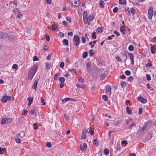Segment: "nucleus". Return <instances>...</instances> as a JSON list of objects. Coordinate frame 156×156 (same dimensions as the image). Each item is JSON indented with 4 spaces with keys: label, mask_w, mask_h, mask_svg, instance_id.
Here are the masks:
<instances>
[{
    "label": "nucleus",
    "mask_w": 156,
    "mask_h": 156,
    "mask_svg": "<svg viewBox=\"0 0 156 156\" xmlns=\"http://www.w3.org/2000/svg\"><path fill=\"white\" fill-rule=\"evenodd\" d=\"M125 74L127 76H129L131 74V72L129 70H126L125 72Z\"/></svg>",
    "instance_id": "09e8293b"
},
{
    "label": "nucleus",
    "mask_w": 156,
    "mask_h": 156,
    "mask_svg": "<svg viewBox=\"0 0 156 156\" xmlns=\"http://www.w3.org/2000/svg\"><path fill=\"white\" fill-rule=\"evenodd\" d=\"M81 137L83 139H85L86 138V133L83 131L81 135Z\"/></svg>",
    "instance_id": "c85d7f7f"
},
{
    "label": "nucleus",
    "mask_w": 156,
    "mask_h": 156,
    "mask_svg": "<svg viewBox=\"0 0 156 156\" xmlns=\"http://www.w3.org/2000/svg\"><path fill=\"white\" fill-rule=\"evenodd\" d=\"M14 37L12 35H10L8 37V39L10 41L13 40L14 39Z\"/></svg>",
    "instance_id": "37998d69"
},
{
    "label": "nucleus",
    "mask_w": 156,
    "mask_h": 156,
    "mask_svg": "<svg viewBox=\"0 0 156 156\" xmlns=\"http://www.w3.org/2000/svg\"><path fill=\"white\" fill-rule=\"evenodd\" d=\"M51 66H52L51 65V63H47L46 64V69H50V68Z\"/></svg>",
    "instance_id": "473e14b6"
},
{
    "label": "nucleus",
    "mask_w": 156,
    "mask_h": 156,
    "mask_svg": "<svg viewBox=\"0 0 156 156\" xmlns=\"http://www.w3.org/2000/svg\"><path fill=\"white\" fill-rule=\"evenodd\" d=\"M89 133L91 135H93L94 133V131L93 130H92L91 129H90L89 130Z\"/></svg>",
    "instance_id": "13d9d810"
},
{
    "label": "nucleus",
    "mask_w": 156,
    "mask_h": 156,
    "mask_svg": "<svg viewBox=\"0 0 156 156\" xmlns=\"http://www.w3.org/2000/svg\"><path fill=\"white\" fill-rule=\"evenodd\" d=\"M94 19V16L92 15H90L87 18V21H91L92 20H93Z\"/></svg>",
    "instance_id": "dca6fc26"
},
{
    "label": "nucleus",
    "mask_w": 156,
    "mask_h": 156,
    "mask_svg": "<svg viewBox=\"0 0 156 156\" xmlns=\"http://www.w3.org/2000/svg\"><path fill=\"white\" fill-rule=\"evenodd\" d=\"M64 116L65 118H66L67 120H69V116L67 114H65L64 115Z\"/></svg>",
    "instance_id": "e2e57ef3"
},
{
    "label": "nucleus",
    "mask_w": 156,
    "mask_h": 156,
    "mask_svg": "<svg viewBox=\"0 0 156 156\" xmlns=\"http://www.w3.org/2000/svg\"><path fill=\"white\" fill-rule=\"evenodd\" d=\"M38 83V81L36 80L34 82L33 85L32 86V88L33 89H36Z\"/></svg>",
    "instance_id": "412c9836"
},
{
    "label": "nucleus",
    "mask_w": 156,
    "mask_h": 156,
    "mask_svg": "<svg viewBox=\"0 0 156 156\" xmlns=\"http://www.w3.org/2000/svg\"><path fill=\"white\" fill-rule=\"evenodd\" d=\"M126 30V28L124 26H122L120 28V30L122 33L123 34H125Z\"/></svg>",
    "instance_id": "2eb2a0df"
},
{
    "label": "nucleus",
    "mask_w": 156,
    "mask_h": 156,
    "mask_svg": "<svg viewBox=\"0 0 156 156\" xmlns=\"http://www.w3.org/2000/svg\"><path fill=\"white\" fill-rule=\"evenodd\" d=\"M126 83L125 81H123L122 82L121 84V86L122 88H124L126 86Z\"/></svg>",
    "instance_id": "e433bc0d"
},
{
    "label": "nucleus",
    "mask_w": 156,
    "mask_h": 156,
    "mask_svg": "<svg viewBox=\"0 0 156 156\" xmlns=\"http://www.w3.org/2000/svg\"><path fill=\"white\" fill-rule=\"evenodd\" d=\"M102 98L105 101H106L108 100V98L106 95H103L102 96Z\"/></svg>",
    "instance_id": "2f4dec72"
},
{
    "label": "nucleus",
    "mask_w": 156,
    "mask_h": 156,
    "mask_svg": "<svg viewBox=\"0 0 156 156\" xmlns=\"http://www.w3.org/2000/svg\"><path fill=\"white\" fill-rule=\"evenodd\" d=\"M146 78L147 80L148 81H150L151 79V76L149 74H146Z\"/></svg>",
    "instance_id": "a18cd8bd"
},
{
    "label": "nucleus",
    "mask_w": 156,
    "mask_h": 156,
    "mask_svg": "<svg viewBox=\"0 0 156 156\" xmlns=\"http://www.w3.org/2000/svg\"><path fill=\"white\" fill-rule=\"evenodd\" d=\"M62 43L64 45L68 46V41L66 39H64L63 40Z\"/></svg>",
    "instance_id": "aec40b11"
},
{
    "label": "nucleus",
    "mask_w": 156,
    "mask_h": 156,
    "mask_svg": "<svg viewBox=\"0 0 156 156\" xmlns=\"http://www.w3.org/2000/svg\"><path fill=\"white\" fill-rule=\"evenodd\" d=\"M66 20L68 21L69 23L71 22V19L70 17H67L66 18Z\"/></svg>",
    "instance_id": "4c0bfd02"
},
{
    "label": "nucleus",
    "mask_w": 156,
    "mask_h": 156,
    "mask_svg": "<svg viewBox=\"0 0 156 156\" xmlns=\"http://www.w3.org/2000/svg\"><path fill=\"white\" fill-rule=\"evenodd\" d=\"M138 99L141 103L145 104L147 102V100L141 96H139L138 97Z\"/></svg>",
    "instance_id": "423d86ee"
},
{
    "label": "nucleus",
    "mask_w": 156,
    "mask_h": 156,
    "mask_svg": "<svg viewBox=\"0 0 156 156\" xmlns=\"http://www.w3.org/2000/svg\"><path fill=\"white\" fill-rule=\"evenodd\" d=\"M89 52V55L90 57L92 56L94 54V50L93 49H90Z\"/></svg>",
    "instance_id": "c756f323"
},
{
    "label": "nucleus",
    "mask_w": 156,
    "mask_h": 156,
    "mask_svg": "<svg viewBox=\"0 0 156 156\" xmlns=\"http://www.w3.org/2000/svg\"><path fill=\"white\" fill-rule=\"evenodd\" d=\"M106 90L109 93H110L111 91V87L109 86H107L106 87Z\"/></svg>",
    "instance_id": "7c9ffc66"
},
{
    "label": "nucleus",
    "mask_w": 156,
    "mask_h": 156,
    "mask_svg": "<svg viewBox=\"0 0 156 156\" xmlns=\"http://www.w3.org/2000/svg\"><path fill=\"white\" fill-rule=\"evenodd\" d=\"M128 54L131 60V63L133 64H134V56L133 54L131 53L128 52Z\"/></svg>",
    "instance_id": "6e6552de"
},
{
    "label": "nucleus",
    "mask_w": 156,
    "mask_h": 156,
    "mask_svg": "<svg viewBox=\"0 0 156 156\" xmlns=\"http://www.w3.org/2000/svg\"><path fill=\"white\" fill-rule=\"evenodd\" d=\"M33 98L32 97H30L28 98L27 100L29 101V103L28 104V105L30 106L33 101Z\"/></svg>",
    "instance_id": "ddd939ff"
},
{
    "label": "nucleus",
    "mask_w": 156,
    "mask_h": 156,
    "mask_svg": "<svg viewBox=\"0 0 156 156\" xmlns=\"http://www.w3.org/2000/svg\"><path fill=\"white\" fill-rule=\"evenodd\" d=\"M73 44L74 45L78 48L80 43V39L77 35H75L73 37Z\"/></svg>",
    "instance_id": "f03ea898"
},
{
    "label": "nucleus",
    "mask_w": 156,
    "mask_h": 156,
    "mask_svg": "<svg viewBox=\"0 0 156 156\" xmlns=\"http://www.w3.org/2000/svg\"><path fill=\"white\" fill-rule=\"evenodd\" d=\"M6 123H9L12 121V119L10 118H8L6 119Z\"/></svg>",
    "instance_id": "c9c22d12"
},
{
    "label": "nucleus",
    "mask_w": 156,
    "mask_h": 156,
    "mask_svg": "<svg viewBox=\"0 0 156 156\" xmlns=\"http://www.w3.org/2000/svg\"><path fill=\"white\" fill-rule=\"evenodd\" d=\"M33 126L34 129L35 130H37V126L36 124V123H34L33 124Z\"/></svg>",
    "instance_id": "0e129e2a"
},
{
    "label": "nucleus",
    "mask_w": 156,
    "mask_h": 156,
    "mask_svg": "<svg viewBox=\"0 0 156 156\" xmlns=\"http://www.w3.org/2000/svg\"><path fill=\"white\" fill-rule=\"evenodd\" d=\"M27 109H24L23 110V115H26L27 114Z\"/></svg>",
    "instance_id": "5fc2aeb1"
},
{
    "label": "nucleus",
    "mask_w": 156,
    "mask_h": 156,
    "mask_svg": "<svg viewBox=\"0 0 156 156\" xmlns=\"http://www.w3.org/2000/svg\"><path fill=\"white\" fill-rule=\"evenodd\" d=\"M119 4L121 5H124L126 3V0H119Z\"/></svg>",
    "instance_id": "b1692460"
},
{
    "label": "nucleus",
    "mask_w": 156,
    "mask_h": 156,
    "mask_svg": "<svg viewBox=\"0 0 156 156\" xmlns=\"http://www.w3.org/2000/svg\"><path fill=\"white\" fill-rule=\"evenodd\" d=\"M45 37L46 40L48 41H49L50 38L49 37V35L47 34L45 35Z\"/></svg>",
    "instance_id": "8fccbe9b"
},
{
    "label": "nucleus",
    "mask_w": 156,
    "mask_h": 156,
    "mask_svg": "<svg viewBox=\"0 0 156 156\" xmlns=\"http://www.w3.org/2000/svg\"><path fill=\"white\" fill-rule=\"evenodd\" d=\"M126 111L129 114H130L131 113V111L129 110V108L127 107L126 108Z\"/></svg>",
    "instance_id": "a19ab883"
},
{
    "label": "nucleus",
    "mask_w": 156,
    "mask_h": 156,
    "mask_svg": "<svg viewBox=\"0 0 156 156\" xmlns=\"http://www.w3.org/2000/svg\"><path fill=\"white\" fill-rule=\"evenodd\" d=\"M106 76V75L105 74H104L103 75H102L101 78V80H104Z\"/></svg>",
    "instance_id": "774afa93"
},
{
    "label": "nucleus",
    "mask_w": 156,
    "mask_h": 156,
    "mask_svg": "<svg viewBox=\"0 0 156 156\" xmlns=\"http://www.w3.org/2000/svg\"><path fill=\"white\" fill-rule=\"evenodd\" d=\"M130 12L132 14L133 16H134L135 13L136 12V11L135 9H134L133 8L130 9Z\"/></svg>",
    "instance_id": "bb28decb"
},
{
    "label": "nucleus",
    "mask_w": 156,
    "mask_h": 156,
    "mask_svg": "<svg viewBox=\"0 0 156 156\" xmlns=\"http://www.w3.org/2000/svg\"><path fill=\"white\" fill-rule=\"evenodd\" d=\"M151 52L152 54H154L155 53V50L154 48H153V47H151Z\"/></svg>",
    "instance_id": "69168bd1"
},
{
    "label": "nucleus",
    "mask_w": 156,
    "mask_h": 156,
    "mask_svg": "<svg viewBox=\"0 0 156 156\" xmlns=\"http://www.w3.org/2000/svg\"><path fill=\"white\" fill-rule=\"evenodd\" d=\"M58 80L62 83H63L65 82V79L63 77H61L59 78Z\"/></svg>",
    "instance_id": "cd10ccee"
},
{
    "label": "nucleus",
    "mask_w": 156,
    "mask_h": 156,
    "mask_svg": "<svg viewBox=\"0 0 156 156\" xmlns=\"http://www.w3.org/2000/svg\"><path fill=\"white\" fill-rule=\"evenodd\" d=\"M105 2L102 0H100L99 1V5L101 7L103 8L105 7Z\"/></svg>",
    "instance_id": "a211bd4d"
},
{
    "label": "nucleus",
    "mask_w": 156,
    "mask_h": 156,
    "mask_svg": "<svg viewBox=\"0 0 156 156\" xmlns=\"http://www.w3.org/2000/svg\"><path fill=\"white\" fill-rule=\"evenodd\" d=\"M15 140L17 143L18 144H19L20 143V142H21L20 138H19V137H18V136H17V137L16 136V137H15Z\"/></svg>",
    "instance_id": "393cba45"
},
{
    "label": "nucleus",
    "mask_w": 156,
    "mask_h": 156,
    "mask_svg": "<svg viewBox=\"0 0 156 156\" xmlns=\"http://www.w3.org/2000/svg\"><path fill=\"white\" fill-rule=\"evenodd\" d=\"M93 144L96 146H98L99 144V141L97 139H94L93 140Z\"/></svg>",
    "instance_id": "4468645a"
},
{
    "label": "nucleus",
    "mask_w": 156,
    "mask_h": 156,
    "mask_svg": "<svg viewBox=\"0 0 156 156\" xmlns=\"http://www.w3.org/2000/svg\"><path fill=\"white\" fill-rule=\"evenodd\" d=\"M46 145L48 147H50L51 146V144L50 142H48L46 144Z\"/></svg>",
    "instance_id": "3c124183"
},
{
    "label": "nucleus",
    "mask_w": 156,
    "mask_h": 156,
    "mask_svg": "<svg viewBox=\"0 0 156 156\" xmlns=\"http://www.w3.org/2000/svg\"><path fill=\"white\" fill-rule=\"evenodd\" d=\"M52 54L51 53L50 54H49L48 55L47 57H46V58L48 60H50V58L51 57V55Z\"/></svg>",
    "instance_id": "4d7b16f0"
},
{
    "label": "nucleus",
    "mask_w": 156,
    "mask_h": 156,
    "mask_svg": "<svg viewBox=\"0 0 156 156\" xmlns=\"http://www.w3.org/2000/svg\"><path fill=\"white\" fill-rule=\"evenodd\" d=\"M68 71H70V72H73L74 73H76V71L74 69H69L68 70Z\"/></svg>",
    "instance_id": "052dcab7"
},
{
    "label": "nucleus",
    "mask_w": 156,
    "mask_h": 156,
    "mask_svg": "<svg viewBox=\"0 0 156 156\" xmlns=\"http://www.w3.org/2000/svg\"><path fill=\"white\" fill-rule=\"evenodd\" d=\"M39 60L38 58L36 56H34L33 58L34 61H37Z\"/></svg>",
    "instance_id": "680f3d73"
},
{
    "label": "nucleus",
    "mask_w": 156,
    "mask_h": 156,
    "mask_svg": "<svg viewBox=\"0 0 156 156\" xmlns=\"http://www.w3.org/2000/svg\"><path fill=\"white\" fill-rule=\"evenodd\" d=\"M18 66L16 64H14L13 66H12V68L13 69H18Z\"/></svg>",
    "instance_id": "58836bf2"
},
{
    "label": "nucleus",
    "mask_w": 156,
    "mask_h": 156,
    "mask_svg": "<svg viewBox=\"0 0 156 156\" xmlns=\"http://www.w3.org/2000/svg\"><path fill=\"white\" fill-rule=\"evenodd\" d=\"M73 2L76 6H79L80 4V2L79 0H74Z\"/></svg>",
    "instance_id": "f3484780"
},
{
    "label": "nucleus",
    "mask_w": 156,
    "mask_h": 156,
    "mask_svg": "<svg viewBox=\"0 0 156 156\" xmlns=\"http://www.w3.org/2000/svg\"><path fill=\"white\" fill-rule=\"evenodd\" d=\"M104 28V27H98L96 30L97 33H101L103 32V30Z\"/></svg>",
    "instance_id": "f8f14e48"
},
{
    "label": "nucleus",
    "mask_w": 156,
    "mask_h": 156,
    "mask_svg": "<svg viewBox=\"0 0 156 156\" xmlns=\"http://www.w3.org/2000/svg\"><path fill=\"white\" fill-rule=\"evenodd\" d=\"M147 126V124L146 123L144 124L142 127V129L141 130V131L143 132L146 130V129Z\"/></svg>",
    "instance_id": "a878e982"
},
{
    "label": "nucleus",
    "mask_w": 156,
    "mask_h": 156,
    "mask_svg": "<svg viewBox=\"0 0 156 156\" xmlns=\"http://www.w3.org/2000/svg\"><path fill=\"white\" fill-rule=\"evenodd\" d=\"M152 137V135L151 133H149L147 135L145 139L144 142H146L147 140H151Z\"/></svg>",
    "instance_id": "1a4fd4ad"
},
{
    "label": "nucleus",
    "mask_w": 156,
    "mask_h": 156,
    "mask_svg": "<svg viewBox=\"0 0 156 156\" xmlns=\"http://www.w3.org/2000/svg\"><path fill=\"white\" fill-rule=\"evenodd\" d=\"M109 150L107 148H105L104 150V154L106 155H108L109 154Z\"/></svg>",
    "instance_id": "4be33fe9"
},
{
    "label": "nucleus",
    "mask_w": 156,
    "mask_h": 156,
    "mask_svg": "<svg viewBox=\"0 0 156 156\" xmlns=\"http://www.w3.org/2000/svg\"><path fill=\"white\" fill-rule=\"evenodd\" d=\"M11 99V97L7 95L3 96L2 97L1 100L2 102L3 103H5L7 100H10Z\"/></svg>",
    "instance_id": "39448f33"
},
{
    "label": "nucleus",
    "mask_w": 156,
    "mask_h": 156,
    "mask_svg": "<svg viewBox=\"0 0 156 156\" xmlns=\"http://www.w3.org/2000/svg\"><path fill=\"white\" fill-rule=\"evenodd\" d=\"M41 102L42 103L43 105H44L45 104V103L44 102V99L42 97L41 98Z\"/></svg>",
    "instance_id": "f704fd0d"
},
{
    "label": "nucleus",
    "mask_w": 156,
    "mask_h": 156,
    "mask_svg": "<svg viewBox=\"0 0 156 156\" xmlns=\"http://www.w3.org/2000/svg\"><path fill=\"white\" fill-rule=\"evenodd\" d=\"M96 33L95 32H94L92 33V37L94 39H95L96 38Z\"/></svg>",
    "instance_id": "72a5a7b5"
},
{
    "label": "nucleus",
    "mask_w": 156,
    "mask_h": 156,
    "mask_svg": "<svg viewBox=\"0 0 156 156\" xmlns=\"http://www.w3.org/2000/svg\"><path fill=\"white\" fill-rule=\"evenodd\" d=\"M37 70V66H34L30 69L28 73V77L29 80H31Z\"/></svg>",
    "instance_id": "f257e3e1"
},
{
    "label": "nucleus",
    "mask_w": 156,
    "mask_h": 156,
    "mask_svg": "<svg viewBox=\"0 0 156 156\" xmlns=\"http://www.w3.org/2000/svg\"><path fill=\"white\" fill-rule=\"evenodd\" d=\"M118 9L117 7H115L113 10V12L115 13H116L118 11Z\"/></svg>",
    "instance_id": "de8ad7c7"
},
{
    "label": "nucleus",
    "mask_w": 156,
    "mask_h": 156,
    "mask_svg": "<svg viewBox=\"0 0 156 156\" xmlns=\"http://www.w3.org/2000/svg\"><path fill=\"white\" fill-rule=\"evenodd\" d=\"M152 66V64L151 63L148 62L147 64H146V66L147 67H149Z\"/></svg>",
    "instance_id": "603ef678"
},
{
    "label": "nucleus",
    "mask_w": 156,
    "mask_h": 156,
    "mask_svg": "<svg viewBox=\"0 0 156 156\" xmlns=\"http://www.w3.org/2000/svg\"><path fill=\"white\" fill-rule=\"evenodd\" d=\"M153 8L152 7H151L148 10V17L149 19H151L152 18L153 14Z\"/></svg>",
    "instance_id": "7ed1b4c3"
},
{
    "label": "nucleus",
    "mask_w": 156,
    "mask_h": 156,
    "mask_svg": "<svg viewBox=\"0 0 156 156\" xmlns=\"http://www.w3.org/2000/svg\"><path fill=\"white\" fill-rule=\"evenodd\" d=\"M64 36V33L62 32H59L58 34V36L60 37H62Z\"/></svg>",
    "instance_id": "49530a36"
},
{
    "label": "nucleus",
    "mask_w": 156,
    "mask_h": 156,
    "mask_svg": "<svg viewBox=\"0 0 156 156\" xmlns=\"http://www.w3.org/2000/svg\"><path fill=\"white\" fill-rule=\"evenodd\" d=\"M71 99H72L71 98H65L64 99H62V103H65L66 102H67V101L70 100Z\"/></svg>",
    "instance_id": "6ab92c4d"
},
{
    "label": "nucleus",
    "mask_w": 156,
    "mask_h": 156,
    "mask_svg": "<svg viewBox=\"0 0 156 156\" xmlns=\"http://www.w3.org/2000/svg\"><path fill=\"white\" fill-rule=\"evenodd\" d=\"M143 110V109L142 108H139V114L140 115H141L142 114Z\"/></svg>",
    "instance_id": "6e6d98bb"
},
{
    "label": "nucleus",
    "mask_w": 156,
    "mask_h": 156,
    "mask_svg": "<svg viewBox=\"0 0 156 156\" xmlns=\"http://www.w3.org/2000/svg\"><path fill=\"white\" fill-rule=\"evenodd\" d=\"M59 66L61 68H63L64 66V62H61L60 63Z\"/></svg>",
    "instance_id": "338daca9"
},
{
    "label": "nucleus",
    "mask_w": 156,
    "mask_h": 156,
    "mask_svg": "<svg viewBox=\"0 0 156 156\" xmlns=\"http://www.w3.org/2000/svg\"><path fill=\"white\" fill-rule=\"evenodd\" d=\"M86 67H87V70L88 73H90L91 70V66L90 62H87L86 64Z\"/></svg>",
    "instance_id": "0eeeda50"
},
{
    "label": "nucleus",
    "mask_w": 156,
    "mask_h": 156,
    "mask_svg": "<svg viewBox=\"0 0 156 156\" xmlns=\"http://www.w3.org/2000/svg\"><path fill=\"white\" fill-rule=\"evenodd\" d=\"M87 145L85 143H83V145H81L80 146L81 150L83 151H84L87 149Z\"/></svg>",
    "instance_id": "9d476101"
},
{
    "label": "nucleus",
    "mask_w": 156,
    "mask_h": 156,
    "mask_svg": "<svg viewBox=\"0 0 156 156\" xmlns=\"http://www.w3.org/2000/svg\"><path fill=\"white\" fill-rule=\"evenodd\" d=\"M134 47L132 45H130L129 46L128 48L129 50L130 51H133L134 50Z\"/></svg>",
    "instance_id": "5701e85b"
},
{
    "label": "nucleus",
    "mask_w": 156,
    "mask_h": 156,
    "mask_svg": "<svg viewBox=\"0 0 156 156\" xmlns=\"http://www.w3.org/2000/svg\"><path fill=\"white\" fill-rule=\"evenodd\" d=\"M133 80V78L132 76H130L128 78V80L130 82L132 81Z\"/></svg>",
    "instance_id": "c03bdc74"
},
{
    "label": "nucleus",
    "mask_w": 156,
    "mask_h": 156,
    "mask_svg": "<svg viewBox=\"0 0 156 156\" xmlns=\"http://www.w3.org/2000/svg\"><path fill=\"white\" fill-rule=\"evenodd\" d=\"M8 35L6 33H0V38H4L6 37Z\"/></svg>",
    "instance_id": "9b49d317"
},
{
    "label": "nucleus",
    "mask_w": 156,
    "mask_h": 156,
    "mask_svg": "<svg viewBox=\"0 0 156 156\" xmlns=\"http://www.w3.org/2000/svg\"><path fill=\"white\" fill-rule=\"evenodd\" d=\"M87 11H84L83 14V18L84 23L85 24L87 23Z\"/></svg>",
    "instance_id": "20e7f679"
},
{
    "label": "nucleus",
    "mask_w": 156,
    "mask_h": 156,
    "mask_svg": "<svg viewBox=\"0 0 156 156\" xmlns=\"http://www.w3.org/2000/svg\"><path fill=\"white\" fill-rule=\"evenodd\" d=\"M87 56V52H85L83 53V58H85Z\"/></svg>",
    "instance_id": "ea45409f"
},
{
    "label": "nucleus",
    "mask_w": 156,
    "mask_h": 156,
    "mask_svg": "<svg viewBox=\"0 0 156 156\" xmlns=\"http://www.w3.org/2000/svg\"><path fill=\"white\" fill-rule=\"evenodd\" d=\"M81 39L82 40V42L83 43H85L86 42V38H85L83 37L82 36L81 37Z\"/></svg>",
    "instance_id": "864d4df0"
},
{
    "label": "nucleus",
    "mask_w": 156,
    "mask_h": 156,
    "mask_svg": "<svg viewBox=\"0 0 156 156\" xmlns=\"http://www.w3.org/2000/svg\"><path fill=\"white\" fill-rule=\"evenodd\" d=\"M79 81L81 83H83L84 82V80L82 77H80L79 78Z\"/></svg>",
    "instance_id": "bf43d9fd"
},
{
    "label": "nucleus",
    "mask_w": 156,
    "mask_h": 156,
    "mask_svg": "<svg viewBox=\"0 0 156 156\" xmlns=\"http://www.w3.org/2000/svg\"><path fill=\"white\" fill-rule=\"evenodd\" d=\"M5 123H6V119L5 118H3L2 120L1 124H4Z\"/></svg>",
    "instance_id": "79ce46f5"
}]
</instances>
